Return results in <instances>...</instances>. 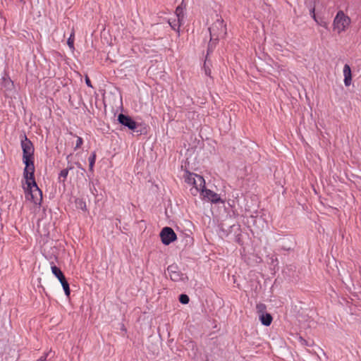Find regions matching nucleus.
I'll return each instance as SVG.
<instances>
[{
	"instance_id": "22",
	"label": "nucleus",
	"mask_w": 361,
	"mask_h": 361,
	"mask_svg": "<svg viewBox=\"0 0 361 361\" xmlns=\"http://www.w3.org/2000/svg\"><path fill=\"white\" fill-rule=\"evenodd\" d=\"M314 11H315V8L313 7L310 9V15L312 16V18L316 21L317 22V18H316V15L314 13Z\"/></svg>"
},
{
	"instance_id": "5",
	"label": "nucleus",
	"mask_w": 361,
	"mask_h": 361,
	"mask_svg": "<svg viewBox=\"0 0 361 361\" xmlns=\"http://www.w3.org/2000/svg\"><path fill=\"white\" fill-rule=\"evenodd\" d=\"M167 272L170 279L177 283H186L188 276L182 273L176 264L169 265L167 268Z\"/></svg>"
},
{
	"instance_id": "16",
	"label": "nucleus",
	"mask_w": 361,
	"mask_h": 361,
	"mask_svg": "<svg viewBox=\"0 0 361 361\" xmlns=\"http://www.w3.org/2000/svg\"><path fill=\"white\" fill-rule=\"evenodd\" d=\"M176 16L178 19V21H183V9L181 6H178L176 9Z\"/></svg>"
},
{
	"instance_id": "6",
	"label": "nucleus",
	"mask_w": 361,
	"mask_h": 361,
	"mask_svg": "<svg viewBox=\"0 0 361 361\" xmlns=\"http://www.w3.org/2000/svg\"><path fill=\"white\" fill-rule=\"evenodd\" d=\"M159 235L162 243L165 245H168L174 242L177 238L176 234L170 227H164L162 228Z\"/></svg>"
},
{
	"instance_id": "13",
	"label": "nucleus",
	"mask_w": 361,
	"mask_h": 361,
	"mask_svg": "<svg viewBox=\"0 0 361 361\" xmlns=\"http://www.w3.org/2000/svg\"><path fill=\"white\" fill-rule=\"evenodd\" d=\"M72 169H73L72 166H68L66 169L61 171L59 176V180L60 182H63V183L65 182L66 179L68 176L69 170H71Z\"/></svg>"
},
{
	"instance_id": "15",
	"label": "nucleus",
	"mask_w": 361,
	"mask_h": 361,
	"mask_svg": "<svg viewBox=\"0 0 361 361\" xmlns=\"http://www.w3.org/2000/svg\"><path fill=\"white\" fill-rule=\"evenodd\" d=\"M95 160H96V154H95V152H92L91 154L90 157H89V169H90V171H93Z\"/></svg>"
},
{
	"instance_id": "4",
	"label": "nucleus",
	"mask_w": 361,
	"mask_h": 361,
	"mask_svg": "<svg viewBox=\"0 0 361 361\" xmlns=\"http://www.w3.org/2000/svg\"><path fill=\"white\" fill-rule=\"evenodd\" d=\"M209 32L211 41L224 37L226 35V27L224 24V20L221 19L216 20V21L209 28Z\"/></svg>"
},
{
	"instance_id": "25",
	"label": "nucleus",
	"mask_w": 361,
	"mask_h": 361,
	"mask_svg": "<svg viewBox=\"0 0 361 361\" xmlns=\"http://www.w3.org/2000/svg\"><path fill=\"white\" fill-rule=\"evenodd\" d=\"M4 80L6 82H8V84H10V83H11V84L12 85V82H11L9 79H5V78H4Z\"/></svg>"
},
{
	"instance_id": "23",
	"label": "nucleus",
	"mask_w": 361,
	"mask_h": 361,
	"mask_svg": "<svg viewBox=\"0 0 361 361\" xmlns=\"http://www.w3.org/2000/svg\"><path fill=\"white\" fill-rule=\"evenodd\" d=\"M85 82H86V84H87L88 87L93 88V87H92V85L91 84V81H90V78L87 76H86V78H85Z\"/></svg>"
},
{
	"instance_id": "9",
	"label": "nucleus",
	"mask_w": 361,
	"mask_h": 361,
	"mask_svg": "<svg viewBox=\"0 0 361 361\" xmlns=\"http://www.w3.org/2000/svg\"><path fill=\"white\" fill-rule=\"evenodd\" d=\"M343 73L344 76V84L346 87H348L350 85L352 81L351 69L348 64L344 65Z\"/></svg>"
},
{
	"instance_id": "12",
	"label": "nucleus",
	"mask_w": 361,
	"mask_h": 361,
	"mask_svg": "<svg viewBox=\"0 0 361 361\" xmlns=\"http://www.w3.org/2000/svg\"><path fill=\"white\" fill-rule=\"evenodd\" d=\"M51 272L52 274L59 279V281H61V279H63L65 278L63 274L59 268H58L55 265H52L51 267Z\"/></svg>"
},
{
	"instance_id": "7",
	"label": "nucleus",
	"mask_w": 361,
	"mask_h": 361,
	"mask_svg": "<svg viewBox=\"0 0 361 361\" xmlns=\"http://www.w3.org/2000/svg\"><path fill=\"white\" fill-rule=\"evenodd\" d=\"M201 194L204 199L211 202L212 203L216 204L219 202H224V201L221 199L219 194L214 192L211 190L205 189V188L201 192Z\"/></svg>"
},
{
	"instance_id": "8",
	"label": "nucleus",
	"mask_w": 361,
	"mask_h": 361,
	"mask_svg": "<svg viewBox=\"0 0 361 361\" xmlns=\"http://www.w3.org/2000/svg\"><path fill=\"white\" fill-rule=\"evenodd\" d=\"M118 120L120 123L128 127L130 130H134L137 127L136 123L130 117L124 114H119Z\"/></svg>"
},
{
	"instance_id": "20",
	"label": "nucleus",
	"mask_w": 361,
	"mask_h": 361,
	"mask_svg": "<svg viewBox=\"0 0 361 361\" xmlns=\"http://www.w3.org/2000/svg\"><path fill=\"white\" fill-rule=\"evenodd\" d=\"M52 353V351L51 350H49L48 352H47L46 353L44 354V355L41 356L38 360H37L36 361H46L47 360V357L50 355Z\"/></svg>"
},
{
	"instance_id": "21",
	"label": "nucleus",
	"mask_w": 361,
	"mask_h": 361,
	"mask_svg": "<svg viewBox=\"0 0 361 361\" xmlns=\"http://www.w3.org/2000/svg\"><path fill=\"white\" fill-rule=\"evenodd\" d=\"M204 73H205V74L207 75H210L211 70H210L209 67L207 65V61L204 63Z\"/></svg>"
},
{
	"instance_id": "24",
	"label": "nucleus",
	"mask_w": 361,
	"mask_h": 361,
	"mask_svg": "<svg viewBox=\"0 0 361 361\" xmlns=\"http://www.w3.org/2000/svg\"><path fill=\"white\" fill-rule=\"evenodd\" d=\"M299 341H300L301 345H307V341L305 339H303L302 337H299Z\"/></svg>"
},
{
	"instance_id": "19",
	"label": "nucleus",
	"mask_w": 361,
	"mask_h": 361,
	"mask_svg": "<svg viewBox=\"0 0 361 361\" xmlns=\"http://www.w3.org/2000/svg\"><path fill=\"white\" fill-rule=\"evenodd\" d=\"M75 137H76L77 140H76L75 149L80 148L83 143V140L80 137H78V136H75Z\"/></svg>"
},
{
	"instance_id": "14",
	"label": "nucleus",
	"mask_w": 361,
	"mask_h": 361,
	"mask_svg": "<svg viewBox=\"0 0 361 361\" xmlns=\"http://www.w3.org/2000/svg\"><path fill=\"white\" fill-rule=\"evenodd\" d=\"M60 283L63 287V289L65 292V294L66 296H69L70 295V288H69V284L68 283V281H66V278H64L63 279H61V281H60Z\"/></svg>"
},
{
	"instance_id": "27",
	"label": "nucleus",
	"mask_w": 361,
	"mask_h": 361,
	"mask_svg": "<svg viewBox=\"0 0 361 361\" xmlns=\"http://www.w3.org/2000/svg\"><path fill=\"white\" fill-rule=\"evenodd\" d=\"M20 1H23L24 0H20Z\"/></svg>"
},
{
	"instance_id": "10",
	"label": "nucleus",
	"mask_w": 361,
	"mask_h": 361,
	"mask_svg": "<svg viewBox=\"0 0 361 361\" xmlns=\"http://www.w3.org/2000/svg\"><path fill=\"white\" fill-rule=\"evenodd\" d=\"M259 320L264 326H269L272 322V317L270 314H262L259 316Z\"/></svg>"
},
{
	"instance_id": "3",
	"label": "nucleus",
	"mask_w": 361,
	"mask_h": 361,
	"mask_svg": "<svg viewBox=\"0 0 361 361\" xmlns=\"http://www.w3.org/2000/svg\"><path fill=\"white\" fill-rule=\"evenodd\" d=\"M351 19L343 11H338L333 20V30L340 35L345 32L350 27Z\"/></svg>"
},
{
	"instance_id": "18",
	"label": "nucleus",
	"mask_w": 361,
	"mask_h": 361,
	"mask_svg": "<svg viewBox=\"0 0 361 361\" xmlns=\"http://www.w3.org/2000/svg\"><path fill=\"white\" fill-rule=\"evenodd\" d=\"M179 300L182 304H188L189 302V297L185 294H181Z\"/></svg>"
},
{
	"instance_id": "2",
	"label": "nucleus",
	"mask_w": 361,
	"mask_h": 361,
	"mask_svg": "<svg viewBox=\"0 0 361 361\" xmlns=\"http://www.w3.org/2000/svg\"><path fill=\"white\" fill-rule=\"evenodd\" d=\"M183 178L186 183L192 186L190 188V192L194 196L197 195L198 192H201L205 188V180L200 175L185 171Z\"/></svg>"
},
{
	"instance_id": "11",
	"label": "nucleus",
	"mask_w": 361,
	"mask_h": 361,
	"mask_svg": "<svg viewBox=\"0 0 361 361\" xmlns=\"http://www.w3.org/2000/svg\"><path fill=\"white\" fill-rule=\"evenodd\" d=\"M183 20H180L179 22L178 18H177V20L176 19L169 20V23L170 26L171 27V28L178 32H179L180 27L183 24Z\"/></svg>"
},
{
	"instance_id": "17",
	"label": "nucleus",
	"mask_w": 361,
	"mask_h": 361,
	"mask_svg": "<svg viewBox=\"0 0 361 361\" xmlns=\"http://www.w3.org/2000/svg\"><path fill=\"white\" fill-rule=\"evenodd\" d=\"M67 44L70 49L73 51L74 50V37L73 34H71L70 37L68 39Z\"/></svg>"
},
{
	"instance_id": "1",
	"label": "nucleus",
	"mask_w": 361,
	"mask_h": 361,
	"mask_svg": "<svg viewBox=\"0 0 361 361\" xmlns=\"http://www.w3.org/2000/svg\"><path fill=\"white\" fill-rule=\"evenodd\" d=\"M21 148L23 150V161L25 165L23 172L26 185V186H24L25 198L35 204L39 205L42 200V192L38 188L34 178V147L25 135L21 138Z\"/></svg>"
},
{
	"instance_id": "26",
	"label": "nucleus",
	"mask_w": 361,
	"mask_h": 361,
	"mask_svg": "<svg viewBox=\"0 0 361 361\" xmlns=\"http://www.w3.org/2000/svg\"><path fill=\"white\" fill-rule=\"evenodd\" d=\"M77 165H78V168L83 169L81 167V166H80V164L79 163H78V164H77Z\"/></svg>"
}]
</instances>
